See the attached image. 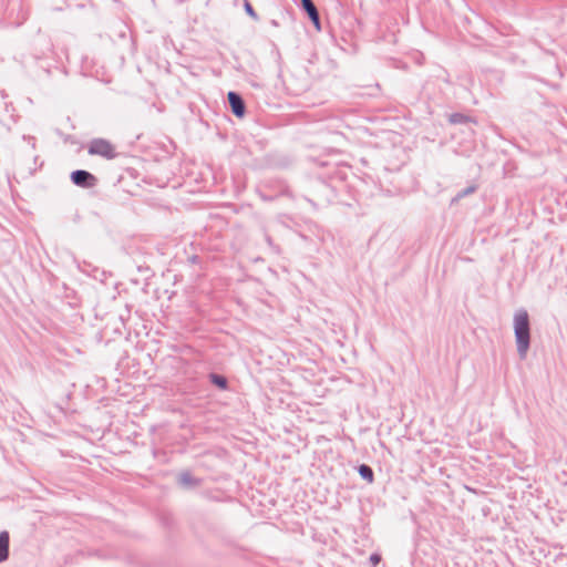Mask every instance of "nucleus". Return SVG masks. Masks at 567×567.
I'll return each mask as SVG.
<instances>
[{
    "instance_id": "423d86ee",
    "label": "nucleus",
    "mask_w": 567,
    "mask_h": 567,
    "mask_svg": "<svg viewBox=\"0 0 567 567\" xmlns=\"http://www.w3.org/2000/svg\"><path fill=\"white\" fill-rule=\"evenodd\" d=\"M9 555V533H0V563L4 561Z\"/></svg>"
},
{
    "instance_id": "7ed1b4c3",
    "label": "nucleus",
    "mask_w": 567,
    "mask_h": 567,
    "mask_svg": "<svg viewBox=\"0 0 567 567\" xmlns=\"http://www.w3.org/2000/svg\"><path fill=\"white\" fill-rule=\"evenodd\" d=\"M72 182L81 187H92L96 183L95 176L86 171H75L71 174Z\"/></svg>"
},
{
    "instance_id": "20e7f679",
    "label": "nucleus",
    "mask_w": 567,
    "mask_h": 567,
    "mask_svg": "<svg viewBox=\"0 0 567 567\" xmlns=\"http://www.w3.org/2000/svg\"><path fill=\"white\" fill-rule=\"evenodd\" d=\"M227 96L233 113L239 118L243 117L245 115V104L243 99L235 92H229Z\"/></svg>"
},
{
    "instance_id": "1a4fd4ad",
    "label": "nucleus",
    "mask_w": 567,
    "mask_h": 567,
    "mask_svg": "<svg viewBox=\"0 0 567 567\" xmlns=\"http://www.w3.org/2000/svg\"><path fill=\"white\" fill-rule=\"evenodd\" d=\"M179 482H181V484H183L185 486L197 484V481L195 478H193L189 473H183L179 476Z\"/></svg>"
},
{
    "instance_id": "39448f33",
    "label": "nucleus",
    "mask_w": 567,
    "mask_h": 567,
    "mask_svg": "<svg viewBox=\"0 0 567 567\" xmlns=\"http://www.w3.org/2000/svg\"><path fill=\"white\" fill-rule=\"evenodd\" d=\"M301 4H302V8L308 13L310 20L312 21L316 30L320 31L321 24H320L319 13H318V10H317L316 6L313 4V2L311 0H301Z\"/></svg>"
},
{
    "instance_id": "f257e3e1",
    "label": "nucleus",
    "mask_w": 567,
    "mask_h": 567,
    "mask_svg": "<svg viewBox=\"0 0 567 567\" xmlns=\"http://www.w3.org/2000/svg\"><path fill=\"white\" fill-rule=\"evenodd\" d=\"M514 330L518 352L520 357H525L529 347V320L526 311H518L515 315Z\"/></svg>"
},
{
    "instance_id": "9d476101",
    "label": "nucleus",
    "mask_w": 567,
    "mask_h": 567,
    "mask_svg": "<svg viewBox=\"0 0 567 567\" xmlns=\"http://www.w3.org/2000/svg\"><path fill=\"white\" fill-rule=\"evenodd\" d=\"M381 561V556L379 554H372L370 556V563L373 567H375Z\"/></svg>"
},
{
    "instance_id": "0eeeda50",
    "label": "nucleus",
    "mask_w": 567,
    "mask_h": 567,
    "mask_svg": "<svg viewBox=\"0 0 567 567\" xmlns=\"http://www.w3.org/2000/svg\"><path fill=\"white\" fill-rule=\"evenodd\" d=\"M359 473L369 483L373 482V472H372V470L368 465H361L359 467Z\"/></svg>"
},
{
    "instance_id": "6e6552de",
    "label": "nucleus",
    "mask_w": 567,
    "mask_h": 567,
    "mask_svg": "<svg viewBox=\"0 0 567 567\" xmlns=\"http://www.w3.org/2000/svg\"><path fill=\"white\" fill-rule=\"evenodd\" d=\"M210 380H212V382L215 385H217L220 389H226L227 388V380L224 377H221V375L212 374L210 375Z\"/></svg>"
},
{
    "instance_id": "f03ea898",
    "label": "nucleus",
    "mask_w": 567,
    "mask_h": 567,
    "mask_svg": "<svg viewBox=\"0 0 567 567\" xmlns=\"http://www.w3.org/2000/svg\"><path fill=\"white\" fill-rule=\"evenodd\" d=\"M87 152L90 155L101 156L107 161L117 156L116 146L105 138L92 140L87 145Z\"/></svg>"
},
{
    "instance_id": "9b49d317",
    "label": "nucleus",
    "mask_w": 567,
    "mask_h": 567,
    "mask_svg": "<svg viewBox=\"0 0 567 567\" xmlns=\"http://www.w3.org/2000/svg\"><path fill=\"white\" fill-rule=\"evenodd\" d=\"M245 9H246V11H247V13H248V14H250V16H251V17H254V18H256V13H255V11H254L252 7L250 6V3H248V2H247V3L245 4Z\"/></svg>"
}]
</instances>
